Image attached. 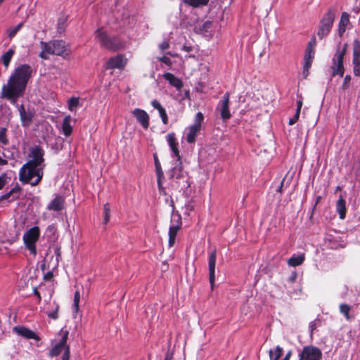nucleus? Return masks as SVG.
<instances>
[{
  "label": "nucleus",
  "instance_id": "603ef678",
  "mask_svg": "<svg viewBox=\"0 0 360 360\" xmlns=\"http://www.w3.org/2000/svg\"><path fill=\"white\" fill-rule=\"evenodd\" d=\"M316 46V41H315V39H311L309 44H308V46L307 47V49H311L312 51H315L314 50V47Z\"/></svg>",
  "mask_w": 360,
  "mask_h": 360
},
{
  "label": "nucleus",
  "instance_id": "39448f33",
  "mask_svg": "<svg viewBox=\"0 0 360 360\" xmlns=\"http://www.w3.org/2000/svg\"><path fill=\"white\" fill-rule=\"evenodd\" d=\"M336 15V8L331 6L323 15L319 22L317 36L320 39L326 37L330 32Z\"/></svg>",
  "mask_w": 360,
  "mask_h": 360
},
{
  "label": "nucleus",
  "instance_id": "6e6d98bb",
  "mask_svg": "<svg viewBox=\"0 0 360 360\" xmlns=\"http://www.w3.org/2000/svg\"><path fill=\"white\" fill-rule=\"evenodd\" d=\"M347 26H343L339 24L338 32L340 36L345 32Z\"/></svg>",
  "mask_w": 360,
  "mask_h": 360
},
{
  "label": "nucleus",
  "instance_id": "4be33fe9",
  "mask_svg": "<svg viewBox=\"0 0 360 360\" xmlns=\"http://www.w3.org/2000/svg\"><path fill=\"white\" fill-rule=\"evenodd\" d=\"M19 112L20 116V120L22 121L23 126H29L32 122L33 117V113L31 112H27L23 106V105H20L19 107Z\"/></svg>",
  "mask_w": 360,
  "mask_h": 360
},
{
  "label": "nucleus",
  "instance_id": "69168bd1",
  "mask_svg": "<svg viewBox=\"0 0 360 360\" xmlns=\"http://www.w3.org/2000/svg\"><path fill=\"white\" fill-rule=\"evenodd\" d=\"M8 164V161L6 159H3L0 157V165H6Z\"/></svg>",
  "mask_w": 360,
  "mask_h": 360
},
{
  "label": "nucleus",
  "instance_id": "f8f14e48",
  "mask_svg": "<svg viewBox=\"0 0 360 360\" xmlns=\"http://www.w3.org/2000/svg\"><path fill=\"white\" fill-rule=\"evenodd\" d=\"M44 150L38 146H35L32 147L30 149L29 156L31 158L27 162H31L32 165H37L38 167H42L44 169L45 167L44 164Z\"/></svg>",
  "mask_w": 360,
  "mask_h": 360
},
{
  "label": "nucleus",
  "instance_id": "393cba45",
  "mask_svg": "<svg viewBox=\"0 0 360 360\" xmlns=\"http://www.w3.org/2000/svg\"><path fill=\"white\" fill-rule=\"evenodd\" d=\"M20 191V188L18 185L14 186L9 192L5 193L0 197V202L4 200H8L9 201H14L18 198V194Z\"/></svg>",
  "mask_w": 360,
  "mask_h": 360
},
{
  "label": "nucleus",
  "instance_id": "6ab92c4d",
  "mask_svg": "<svg viewBox=\"0 0 360 360\" xmlns=\"http://www.w3.org/2000/svg\"><path fill=\"white\" fill-rule=\"evenodd\" d=\"M65 207V198L61 195L56 196L47 205L50 211L60 212Z\"/></svg>",
  "mask_w": 360,
  "mask_h": 360
},
{
  "label": "nucleus",
  "instance_id": "338daca9",
  "mask_svg": "<svg viewBox=\"0 0 360 360\" xmlns=\"http://www.w3.org/2000/svg\"><path fill=\"white\" fill-rule=\"evenodd\" d=\"M183 50L189 52V51H191V48L190 46H184Z\"/></svg>",
  "mask_w": 360,
  "mask_h": 360
},
{
  "label": "nucleus",
  "instance_id": "0e129e2a",
  "mask_svg": "<svg viewBox=\"0 0 360 360\" xmlns=\"http://www.w3.org/2000/svg\"><path fill=\"white\" fill-rule=\"evenodd\" d=\"M110 214H104V224H107L110 220Z\"/></svg>",
  "mask_w": 360,
  "mask_h": 360
},
{
  "label": "nucleus",
  "instance_id": "79ce46f5",
  "mask_svg": "<svg viewBox=\"0 0 360 360\" xmlns=\"http://www.w3.org/2000/svg\"><path fill=\"white\" fill-rule=\"evenodd\" d=\"M351 79H352V77H351V76L349 75H347L345 77L343 83L342 84V89L344 91H345V90L349 89V85H350Z\"/></svg>",
  "mask_w": 360,
  "mask_h": 360
},
{
  "label": "nucleus",
  "instance_id": "09e8293b",
  "mask_svg": "<svg viewBox=\"0 0 360 360\" xmlns=\"http://www.w3.org/2000/svg\"><path fill=\"white\" fill-rule=\"evenodd\" d=\"M62 360H70V347H66V349L63 354Z\"/></svg>",
  "mask_w": 360,
  "mask_h": 360
},
{
  "label": "nucleus",
  "instance_id": "8fccbe9b",
  "mask_svg": "<svg viewBox=\"0 0 360 360\" xmlns=\"http://www.w3.org/2000/svg\"><path fill=\"white\" fill-rule=\"evenodd\" d=\"M300 113H299V112H296L295 115L293 116V117L290 119V120H289V124L290 125L294 124L298 120L299 117H300Z\"/></svg>",
  "mask_w": 360,
  "mask_h": 360
},
{
  "label": "nucleus",
  "instance_id": "5fc2aeb1",
  "mask_svg": "<svg viewBox=\"0 0 360 360\" xmlns=\"http://www.w3.org/2000/svg\"><path fill=\"white\" fill-rule=\"evenodd\" d=\"M54 252L56 255L57 262H58V260L60 257V248L59 247L55 248Z\"/></svg>",
  "mask_w": 360,
  "mask_h": 360
},
{
  "label": "nucleus",
  "instance_id": "b1692460",
  "mask_svg": "<svg viewBox=\"0 0 360 360\" xmlns=\"http://www.w3.org/2000/svg\"><path fill=\"white\" fill-rule=\"evenodd\" d=\"M200 127L198 126L191 125L188 127L186 131V139L188 143H194L195 141V137L197 134L200 131Z\"/></svg>",
  "mask_w": 360,
  "mask_h": 360
},
{
  "label": "nucleus",
  "instance_id": "a18cd8bd",
  "mask_svg": "<svg viewBox=\"0 0 360 360\" xmlns=\"http://www.w3.org/2000/svg\"><path fill=\"white\" fill-rule=\"evenodd\" d=\"M7 174L6 173L2 174L0 176V190L2 189L7 182Z\"/></svg>",
  "mask_w": 360,
  "mask_h": 360
},
{
  "label": "nucleus",
  "instance_id": "9b49d317",
  "mask_svg": "<svg viewBox=\"0 0 360 360\" xmlns=\"http://www.w3.org/2000/svg\"><path fill=\"white\" fill-rule=\"evenodd\" d=\"M182 225L181 217L179 214H174L171 219V225L169 229L168 245L171 248L175 243L176 236Z\"/></svg>",
  "mask_w": 360,
  "mask_h": 360
},
{
  "label": "nucleus",
  "instance_id": "58836bf2",
  "mask_svg": "<svg viewBox=\"0 0 360 360\" xmlns=\"http://www.w3.org/2000/svg\"><path fill=\"white\" fill-rule=\"evenodd\" d=\"M349 22V15L347 12H343L341 15L339 24L343 26H347Z\"/></svg>",
  "mask_w": 360,
  "mask_h": 360
},
{
  "label": "nucleus",
  "instance_id": "ea45409f",
  "mask_svg": "<svg viewBox=\"0 0 360 360\" xmlns=\"http://www.w3.org/2000/svg\"><path fill=\"white\" fill-rule=\"evenodd\" d=\"M204 116L202 113L198 112L195 117V122L193 125L198 126V127L201 128V122H202Z\"/></svg>",
  "mask_w": 360,
  "mask_h": 360
},
{
  "label": "nucleus",
  "instance_id": "0eeeda50",
  "mask_svg": "<svg viewBox=\"0 0 360 360\" xmlns=\"http://www.w3.org/2000/svg\"><path fill=\"white\" fill-rule=\"evenodd\" d=\"M40 237V229L38 226H33L28 229L22 236L25 248L33 256L37 255L36 243Z\"/></svg>",
  "mask_w": 360,
  "mask_h": 360
},
{
  "label": "nucleus",
  "instance_id": "bf43d9fd",
  "mask_svg": "<svg viewBox=\"0 0 360 360\" xmlns=\"http://www.w3.org/2000/svg\"><path fill=\"white\" fill-rule=\"evenodd\" d=\"M103 212H104V214H110V208L108 203L104 205Z\"/></svg>",
  "mask_w": 360,
  "mask_h": 360
},
{
  "label": "nucleus",
  "instance_id": "9d476101",
  "mask_svg": "<svg viewBox=\"0 0 360 360\" xmlns=\"http://www.w3.org/2000/svg\"><path fill=\"white\" fill-rule=\"evenodd\" d=\"M69 335V331L63 328L58 333V340L57 343L53 347V348L50 351V356H58L61 353L62 350L68 346L66 345L68 338Z\"/></svg>",
  "mask_w": 360,
  "mask_h": 360
},
{
  "label": "nucleus",
  "instance_id": "c85d7f7f",
  "mask_svg": "<svg viewBox=\"0 0 360 360\" xmlns=\"http://www.w3.org/2000/svg\"><path fill=\"white\" fill-rule=\"evenodd\" d=\"M15 50L13 49H10L1 56V60L6 68H8V67L9 66L11 58H13Z\"/></svg>",
  "mask_w": 360,
  "mask_h": 360
},
{
  "label": "nucleus",
  "instance_id": "c756f323",
  "mask_svg": "<svg viewBox=\"0 0 360 360\" xmlns=\"http://www.w3.org/2000/svg\"><path fill=\"white\" fill-rule=\"evenodd\" d=\"M283 349L280 346H276L274 349L269 351L270 360H278L283 354Z\"/></svg>",
  "mask_w": 360,
  "mask_h": 360
},
{
  "label": "nucleus",
  "instance_id": "473e14b6",
  "mask_svg": "<svg viewBox=\"0 0 360 360\" xmlns=\"http://www.w3.org/2000/svg\"><path fill=\"white\" fill-rule=\"evenodd\" d=\"M79 101L78 98H77V97L71 98L70 99L68 100V109L72 112L75 111L76 108L79 105Z\"/></svg>",
  "mask_w": 360,
  "mask_h": 360
},
{
  "label": "nucleus",
  "instance_id": "052dcab7",
  "mask_svg": "<svg viewBox=\"0 0 360 360\" xmlns=\"http://www.w3.org/2000/svg\"><path fill=\"white\" fill-rule=\"evenodd\" d=\"M53 277V273L51 271H49L44 275V279L46 281H49Z\"/></svg>",
  "mask_w": 360,
  "mask_h": 360
},
{
  "label": "nucleus",
  "instance_id": "864d4df0",
  "mask_svg": "<svg viewBox=\"0 0 360 360\" xmlns=\"http://www.w3.org/2000/svg\"><path fill=\"white\" fill-rule=\"evenodd\" d=\"M162 178H163V176L158 177V186L160 193H162L164 190V188L162 187Z\"/></svg>",
  "mask_w": 360,
  "mask_h": 360
},
{
  "label": "nucleus",
  "instance_id": "f257e3e1",
  "mask_svg": "<svg viewBox=\"0 0 360 360\" xmlns=\"http://www.w3.org/2000/svg\"><path fill=\"white\" fill-rule=\"evenodd\" d=\"M32 73L33 70L30 65L22 64L15 68L7 84L2 86L1 98H6L15 104L18 98L24 95Z\"/></svg>",
  "mask_w": 360,
  "mask_h": 360
},
{
  "label": "nucleus",
  "instance_id": "aec40b11",
  "mask_svg": "<svg viewBox=\"0 0 360 360\" xmlns=\"http://www.w3.org/2000/svg\"><path fill=\"white\" fill-rule=\"evenodd\" d=\"M13 330L17 334L27 339H39L38 336L34 332L23 326H15L14 327Z\"/></svg>",
  "mask_w": 360,
  "mask_h": 360
},
{
  "label": "nucleus",
  "instance_id": "1a4fd4ad",
  "mask_svg": "<svg viewBox=\"0 0 360 360\" xmlns=\"http://www.w3.org/2000/svg\"><path fill=\"white\" fill-rule=\"evenodd\" d=\"M321 350L314 345L303 347L298 352V360H321Z\"/></svg>",
  "mask_w": 360,
  "mask_h": 360
},
{
  "label": "nucleus",
  "instance_id": "4468645a",
  "mask_svg": "<svg viewBox=\"0 0 360 360\" xmlns=\"http://www.w3.org/2000/svg\"><path fill=\"white\" fill-rule=\"evenodd\" d=\"M217 110L220 112L222 120H226L231 117V112L229 111V94L226 92L222 97V99L219 102Z\"/></svg>",
  "mask_w": 360,
  "mask_h": 360
},
{
  "label": "nucleus",
  "instance_id": "680f3d73",
  "mask_svg": "<svg viewBox=\"0 0 360 360\" xmlns=\"http://www.w3.org/2000/svg\"><path fill=\"white\" fill-rule=\"evenodd\" d=\"M291 356H292V351L290 350L287 352V354H285V356H284V358L282 360H290Z\"/></svg>",
  "mask_w": 360,
  "mask_h": 360
},
{
  "label": "nucleus",
  "instance_id": "423d86ee",
  "mask_svg": "<svg viewBox=\"0 0 360 360\" xmlns=\"http://www.w3.org/2000/svg\"><path fill=\"white\" fill-rule=\"evenodd\" d=\"M347 50V44H345L342 49L340 46H338L336 52L332 58V65L330 68L331 77H335L336 75L343 77L345 73L343 61Z\"/></svg>",
  "mask_w": 360,
  "mask_h": 360
},
{
  "label": "nucleus",
  "instance_id": "49530a36",
  "mask_svg": "<svg viewBox=\"0 0 360 360\" xmlns=\"http://www.w3.org/2000/svg\"><path fill=\"white\" fill-rule=\"evenodd\" d=\"M65 18H60L58 22V29L60 32H62L65 28Z\"/></svg>",
  "mask_w": 360,
  "mask_h": 360
},
{
  "label": "nucleus",
  "instance_id": "7ed1b4c3",
  "mask_svg": "<svg viewBox=\"0 0 360 360\" xmlns=\"http://www.w3.org/2000/svg\"><path fill=\"white\" fill-rule=\"evenodd\" d=\"M95 37L101 46L107 49L117 51L124 47L123 41L118 37L108 36L103 29L95 32Z\"/></svg>",
  "mask_w": 360,
  "mask_h": 360
},
{
  "label": "nucleus",
  "instance_id": "4d7b16f0",
  "mask_svg": "<svg viewBox=\"0 0 360 360\" xmlns=\"http://www.w3.org/2000/svg\"><path fill=\"white\" fill-rule=\"evenodd\" d=\"M33 293H34V295H36L37 297L38 302L39 303L41 302V295H40L39 291L37 290V288H34Z\"/></svg>",
  "mask_w": 360,
  "mask_h": 360
},
{
  "label": "nucleus",
  "instance_id": "13d9d810",
  "mask_svg": "<svg viewBox=\"0 0 360 360\" xmlns=\"http://www.w3.org/2000/svg\"><path fill=\"white\" fill-rule=\"evenodd\" d=\"M297 273L296 272H293L292 274V275L288 278L289 281L291 282V283L295 282V281L297 278Z\"/></svg>",
  "mask_w": 360,
  "mask_h": 360
},
{
  "label": "nucleus",
  "instance_id": "cd10ccee",
  "mask_svg": "<svg viewBox=\"0 0 360 360\" xmlns=\"http://www.w3.org/2000/svg\"><path fill=\"white\" fill-rule=\"evenodd\" d=\"M304 255H293L288 260V264L291 266H297L301 265L304 261Z\"/></svg>",
  "mask_w": 360,
  "mask_h": 360
},
{
  "label": "nucleus",
  "instance_id": "c03bdc74",
  "mask_svg": "<svg viewBox=\"0 0 360 360\" xmlns=\"http://www.w3.org/2000/svg\"><path fill=\"white\" fill-rule=\"evenodd\" d=\"M80 295L78 291H76L74 295V308L77 311L79 309V302Z\"/></svg>",
  "mask_w": 360,
  "mask_h": 360
},
{
  "label": "nucleus",
  "instance_id": "e433bc0d",
  "mask_svg": "<svg viewBox=\"0 0 360 360\" xmlns=\"http://www.w3.org/2000/svg\"><path fill=\"white\" fill-rule=\"evenodd\" d=\"M154 160H155V169H156V173H157V177L164 176L160 163L158 160V157L155 155H154Z\"/></svg>",
  "mask_w": 360,
  "mask_h": 360
},
{
  "label": "nucleus",
  "instance_id": "e2e57ef3",
  "mask_svg": "<svg viewBox=\"0 0 360 360\" xmlns=\"http://www.w3.org/2000/svg\"><path fill=\"white\" fill-rule=\"evenodd\" d=\"M297 104V106L296 112H299V113H300V110H301V108H302V101H298Z\"/></svg>",
  "mask_w": 360,
  "mask_h": 360
},
{
  "label": "nucleus",
  "instance_id": "ddd939ff",
  "mask_svg": "<svg viewBox=\"0 0 360 360\" xmlns=\"http://www.w3.org/2000/svg\"><path fill=\"white\" fill-rule=\"evenodd\" d=\"M352 64L354 75L360 77V41L358 39L354 41Z\"/></svg>",
  "mask_w": 360,
  "mask_h": 360
},
{
  "label": "nucleus",
  "instance_id": "37998d69",
  "mask_svg": "<svg viewBox=\"0 0 360 360\" xmlns=\"http://www.w3.org/2000/svg\"><path fill=\"white\" fill-rule=\"evenodd\" d=\"M178 146H179V143H176L175 145L169 146L171 150H172V151L173 156L177 158L176 160H181L180 155H179V149H178Z\"/></svg>",
  "mask_w": 360,
  "mask_h": 360
},
{
  "label": "nucleus",
  "instance_id": "2f4dec72",
  "mask_svg": "<svg viewBox=\"0 0 360 360\" xmlns=\"http://www.w3.org/2000/svg\"><path fill=\"white\" fill-rule=\"evenodd\" d=\"M59 304H57L56 302H53V309L52 311L47 312V315L49 318L56 320L58 318V312L59 310Z\"/></svg>",
  "mask_w": 360,
  "mask_h": 360
},
{
  "label": "nucleus",
  "instance_id": "6e6552de",
  "mask_svg": "<svg viewBox=\"0 0 360 360\" xmlns=\"http://www.w3.org/2000/svg\"><path fill=\"white\" fill-rule=\"evenodd\" d=\"M169 178L178 184L181 189L187 188L189 186L187 173L183 170V165L181 160H176L175 165L172 168L169 173Z\"/></svg>",
  "mask_w": 360,
  "mask_h": 360
},
{
  "label": "nucleus",
  "instance_id": "de8ad7c7",
  "mask_svg": "<svg viewBox=\"0 0 360 360\" xmlns=\"http://www.w3.org/2000/svg\"><path fill=\"white\" fill-rule=\"evenodd\" d=\"M319 323H320V321L319 320H315V321H314L310 323L309 328H310V330H311V333H313V331L317 328V326H319Z\"/></svg>",
  "mask_w": 360,
  "mask_h": 360
},
{
  "label": "nucleus",
  "instance_id": "dca6fc26",
  "mask_svg": "<svg viewBox=\"0 0 360 360\" xmlns=\"http://www.w3.org/2000/svg\"><path fill=\"white\" fill-rule=\"evenodd\" d=\"M217 260V250H212L209 254L208 263H209V281L212 288H213L214 283V271Z\"/></svg>",
  "mask_w": 360,
  "mask_h": 360
},
{
  "label": "nucleus",
  "instance_id": "72a5a7b5",
  "mask_svg": "<svg viewBox=\"0 0 360 360\" xmlns=\"http://www.w3.org/2000/svg\"><path fill=\"white\" fill-rule=\"evenodd\" d=\"M351 310V307L347 304H341L340 305V311L342 314L347 320L350 319L349 311Z\"/></svg>",
  "mask_w": 360,
  "mask_h": 360
},
{
  "label": "nucleus",
  "instance_id": "f3484780",
  "mask_svg": "<svg viewBox=\"0 0 360 360\" xmlns=\"http://www.w3.org/2000/svg\"><path fill=\"white\" fill-rule=\"evenodd\" d=\"M132 114L144 129H146L148 128L150 118L149 115L145 110L140 108H136L133 110Z\"/></svg>",
  "mask_w": 360,
  "mask_h": 360
},
{
  "label": "nucleus",
  "instance_id": "a878e982",
  "mask_svg": "<svg viewBox=\"0 0 360 360\" xmlns=\"http://www.w3.org/2000/svg\"><path fill=\"white\" fill-rule=\"evenodd\" d=\"M336 211L339 214L341 219H344L345 218L347 212L346 202L342 196H340L339 200L337 201Z\"/></svg>",
  "mask_w": 360,
  "mask_h": 360
},
{
  "label": "nucleus",
  "instance_id": "4c0bfd02",
  "mask_svg": "<svg viewBox=\"0 0 360 360\" xmlns=\"http://www.w3.org/2000/svg\"><path fill=\"white\" fill-rule=\"evenodd\" d=\"M56 231H57V228L55 225L53 224H51V225H49L46 230V235L50 237V238H53L55 237V235L56 233Z\"/></svg>",
  "mask_w": 360,
  "mask_h": 360
},
{
  "label": "nucleus",
  "instance_id": "c9c22d12",
  "mask_svg": "<svg viewBox=\"0 0 360 360\" xmlns=\"http://www.w3.org/2000/svg\"><path fill=\"white\" fill-rule=\"evenodd\" d=\"M0 143L3 145H6L8 143L6 136V129L4 127L0 128Z\"/></svg>",
  "mask_w": 360,
  "mask_h": 360
},
{
  "label": "nucleus",
  "instance_id": "774afa93",
  "mask_svg": "<svg viewBox=\"0 0 360 360\" xmlns=\"http://www.w3.org/2000/svg\"><path fill=\"white\" fill-rule=\"evenodd\" d=\"M172 354H169V353H167V354H166V356H165V360H171V359H172Z\"/></svg>",
  "mask_w": 360,
  "mask_h": 360
},
{
  "label": "nucleus",
  "instance_id": "5701e85b",
  "mask_svg": "<svg viewBox=\"0 0 360 360\" xmlns=\"http://www.w3.org/2000/svg\"><path fill=\"white\" fill-rule=\"evenodd\" d=\"M163 77L168 81L170 85L174 86L176 89L179 90L183 86L182 81L175 77L173 74L170 72H167L163 75Z\"/></svg>",
  "mask_w": 360,
  "mask_h": 360
},
{
  "label": "nucleus",
  "instance_id": "20e7f679",
  "mask_svg": "<svg viewBox=\"0 0 360 360\" xmlns=\"http://www.w3.org/2000/svg\"><path fill=\"white\" fill-rule=\"evenodd\" d=\"M42 51L39 56L48 59L51 54L63 56L66 51V44L63 40H54L49 42H41Z\"/></svg>",
  "mask_w": 360,
  "mask_h": 360
},
{
  "label": "nucleus",
  "instance_id": "3c124183",
  "mask_svg": "<svg viewBox=\"0 0 360 360\" xmlns=\"http://www.w3.org/2000/svg\"><path fill=\"white\" fill-rule=\"evenodd\" d=\"M160 49L162 51L167 49L169 47V44L167 41H164L160 44Z\"/></svg>",
  "mask_w": 360,
  "mask_h": 360
},
{
  "label": "nucleus",
  "instance_id": "412c9836",
  "mask_svg": "<svg viewBox=\"0 0 360 360\" xmlns=\"http://www.w3.org/2000/svg\"><path fill=\"white\" fill-rule=\"evenodd\" d=\"M151 105L158 111L162 123L164 124H167L168 123V120H169L168 116H167L165 109L163 108V106L161 105V103L155 99L151 101Z\"/></svg>",
  "mask_w": 360,
  "mask_h": 360
},
{
  "label": "nucleus",
  "instance_id": "7c9ffc66",
  "mask_svg": "<svg viewBox=\"0 0 360 360\" xmlns=\"http://www.w3.org/2000/svg\"><path fill=\"white\" fill-rule=\"evenodd\" d=\"M22 26H23V23L20 22V23L18 24L17 25H15V27L8 29L7 30L8 37L10 39H12L13 37H14L16 35V34L20 30V29L22 27Z\"/></svg>",
  "mask_w": 360,
  "mask_h": 360
},
{
  "label": "nucleus",
  "instance_id": "f03ea898",
  "mask_svg": "<svg viewBox=\"0 0 360 360\" xmlns=\"http://www.w3.org/2000/svg\"><path fill=\"white\" fill-rule=\"evenodd\" d=\"M42 167L32 165L31 162H26L20 168L19 172V179L23 184H30L32 186H37L41 181L44 175Z\"/></svg>",
  "mask_w": 360,
  "mask_h": 360
},
{
  "label": "nucleus",
  "instance_id": "a19ab883",
  "mask_svg": "<svg viewBox=\"0 0 360 360\" xmlns=\"http://www.w3.org/2000/svg\"><path fill=\"white\" fill-rule=\"evenodd\" d=\"M166 138H167V143L169 146L178 143V142L176 140L174 133L168 134L167 135Z\"/></svg>",
  "mask_w": 360,
  "mask_h": 360
},
{
  "label": "nucleus",
  "instance_id": "a211bd4d",
  "mask_svg": "<svg viewBox=\"0 0 360 360\" xmlns=\"http://www.w3.org/2000/svg\"><path fill=\"white\" fill-rule=\"evenodd\" d=\"M127 63L126 59L121 55L110 58L106 63L107 69L123 68Z\"/></svg>",
  "mask_w": 360,
  "mask_h": 360
},
{
  "label": "nucleus",
  "instance_id": "bb28decb",
  "mask_svg": "<svg viewBox=\"0 0 360 360\" xmlns=\"http://www.w3.org/2000/svg\"><path fill=\"white\" fill-rule=\"evenodd\" d=\"M71 120L72 118L70 115L65 116L63 120L62 131L65 136H69L72 132Z\"/></svg>",
  "mask_w": 360,
  "mask_h": 360
},
{
  "label": "nucleus",
  "instance_id": "2eb2a0df",
  "mask_svg": "<svg viewBox=\"0 0 360 360\" xmlns=\"http://www.w3.org/2000/svg\"><path fill=\"white\" fill-rule=\"evenodd\" d=\"M315 51H312L311 48L306 49L304 57V64H303V71L302 75L304 78H307L309 75V70L311 66L314 58Z\"/></svg>",
  "mask_w": 360,
  "mask_h": 360
},
{
  "label": "nucleus",
  "instance_id": "f704fd0d",
  "mask_svg": "<svg viewBox=\"0 0 360 360\" xmlns=\"http://www.w3.org/2000/svg\"><path fill=\"white\" fill-rule=\"evenodd\" d=\"M184 1L193 7H198L200 6L206 5L209 0H184Z\"/></svg>",
  "mask_w": 360,
  "mask_h": 360
}]
</instances>
